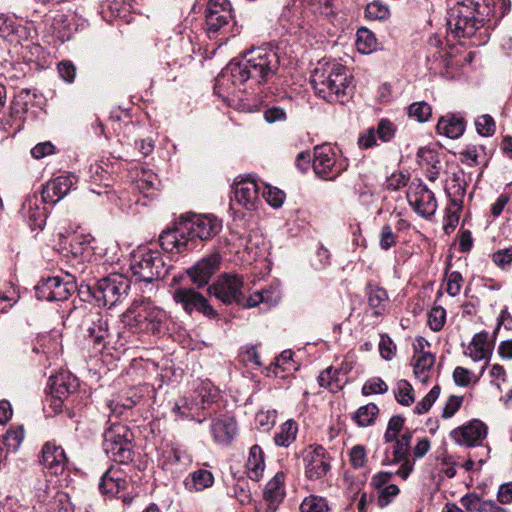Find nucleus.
Returning <instances> with one entry per match:
<instances>
[{"label":"nucleus","instance_id":"nucleus-1","mask_svg":"<svg viewBox=\"0 0 512 512\" xmlns=\"http://www.w3.org/2000/svg\"><path fill=\"white\" fill-rule=\"evenodd\" d=\"M279 56L270 45L252 48L244 53L240 62H230L216 77L214 92L226 99L230 92V83L233 86L242 85L247 80H254L257 84L270 81L279 69Z\"/></svg>","mask_w":512,"mask_h":512},{"label":"nucleus","instance_id":"nucleus-2","mask_svg":"<svg viewBox=\"0 0 512 512\" xmlns=\"http://www.w3.org/2000/svg\"><path fill=\"white\" fill-rule=\"evenodd\" d=\"M510 0H463L447 13L448 31L454 37H471L488 25L495 27L510 11Z\"/></svg>","mask_w":512,"mask_h":512},{"label":"nucleus","instance_id":"nucleus-3","mask_svg":"<svg viewBox=\"0 0 512 512\" xmlns=\"http://www.w3.org/2000/svg\"><path fill=\"white\" fill-rule=\"evenodd\" d=\"M222 222L212 214H185L174 227L163 231L159 242L169 253H188L199 247L200 242L216 236Z\"/></svg>","mask_w":512,"mask_h":512},{"label":"nucleus","instance_id":"nucleus-4","mask_svg":"<svg viewBox=\"0 0 512 512\" xmlns=\"http://www.w3.org/2000/svg\"><path fill=\"white\" fill-rule=\"evenodd\" d=\"M131 276L113 272L97 282V288H130L131 285L151 284L166 274L164 262L159 251L140 249L133 254L130 264Z\"/></svg>","mask_w":512,"mask_h":512},{"label":"nucleus","instance_id":"nucleus-5","mask_svg":"<svg viewBox=\"0 0 512 512\" xmlns=\"http://www.w3.org/2000/svg\"><path fill=\"white\" fill-rule=\"evenodd\" d=\"M318 97L329 103H344L353 93V78L348 69L335 60H321L311 75Z\"/></svg>","mask_w":512,"mask_h":512},{"label":"nucleus","instance_id":"nucleus-6","mask_svg":"<svg viewBox=\"0 0 512 512\" xmlns=\"http://www.w3.org/2000/svg\"><path fill=\"white\" fill-rule=\"evenodd\" d=\"M103 437L104 452L113 461L127 464L133 460V433L128 426L119 422L112 423L105 430Z\"/></svg>","mask_w":512,"mask_h":512},{"label":"nucleus","instance_id":"nucleus-7","mask_svg":"<svg viewBox=\"0 0 512 512\" xmlns=\"http://www.w3.org/2000/svg\"><path fill=\"white\" fill-rule=\"evenodd\" d=\"M126 314L134 322L129 325L137 327L139 331L151 334L160 332L164 313L152 307L149 302L134 300Z\"/></svg>","mask_w":512,"mask_h":512},{"label":"nucleus","instance_id":"nucleus-8","mask_svg":"<svg viewBox=\"0 0 512 512\" xmlns=\"http://www.w3.org/2000/svg\"><path fill=\"white\" fill-rule=\"evenodd\" d=\"M221 262L222 256L219 252L206 255L188 268L185 274L174 276L173 284H179L188 278L197 288H204L209 285L211 278L219 270Z\"/></svg>","mask_w":512,"mask_h":512},{"label":"nucleus","instance_id":"nucleus-9","mask_svg":"<svg viewBox=\"0 0 512 512\" xmlns=\"http://www.w3.org/2000/svg\"><path fill=\"white\" fill-rule=\"evenodd\" d=\"M407 199L415 213L423 218L433 216L438 207L434 193L420 179H414L410 183Z\"/></svg>","mask_w":512,"mask_h":512},{"label":"nucleus","instance_id":"nucleus-10","mask_svg":"<svg viewBox=\"0 0 512 512\" xmlns=\"http://www.w3.org/2000/svg\"><path fill=\"white\" fill-rule=\"evenodd\" d=\"M197 5L205 6V27L208 33H217L232 19V6L229 0H197Z\"/></svg>","mask_w":512,"mask_h":512},{"label":"nucleus","instance_id":"nucleus-11","mask_svg":"<svg viewBox=\"0 0 512 512\" xmlns=\"http://www.w3.org/2000/svg\"><path fill=\"white\" fill-rule=\"evenodd\" d=\"M313 170L318 177L333 180L343 168L337 163L333 149L329 145H321L314 149Z\"/></svg>","mask_w":512,"mask_h":512},{"label":"nucleus","instance_id":"nucleus-12","mask_svg":"<svg viewBox=\"0 0 512 512\" xmlns=\"http://www.w3.org/2000/svg\"><path fill=\"white\" fill-rule=\"evenodd\" d=\"M251 290H213V295L224 303L236 302L245 308H251L260 303L267 302L269 294L275 290H256L253 294L246 295Z\"/></svg>","mask_w":512,"mask_h":512},{"label":"nucleus","instance_id":"nucleus-13","mask_svg":"<svg viewBox=\"0 0 512 512\" xmlns=\"http://www.w3.org/2000/svg\"><path fill=\"white\" fill-rule=\"evenodd\" d=\"M305 475L310 480H318L326 476L329 472L330 457L326 453V450L318 445L314 448L310 447L305 457Z\"/></svg>","mask_w":512,"mask_h":512},{"label":"nucleus","instance_id":"nucleus-14","mask_svg":"<svg viewBox=\"0 0 512 512\" xmlns=\"http://www.w3.org/2000/svg\"><path fill=\"white\" fill-rule=\"evenodd\" d=\"M75 183L76 177L72 174H62L51 179L42 188V202L56 204L68 194Z\"/></svg>","mask_w":512,"mask_h":512},{"label":"nucleus","instance_id":"nucleus-15","mask_svg":"<svg viewBox=\"0 0 512 512\" xmlns=\"http://www.w3.org/2000/svg\"><path fill=\"white\" fill-rule=\"evenodd\" d=\"M450 435L460 445L475 446L487 436V426L480 420H473L452 430Z\"/></svg>","mask_w":512,"mask_h":512},{"label":"nucleus","instance_id":"nucleus-16","mask_svg":"<svg viewBox=\"0 0 512 512\" xmlns=\"http://www.w3.org/2000/svg\"><path fill=\"white\" fill-rule=\"evenodd\" d=\"M173 299L176 303L181 304L188 314L193 311H199L207 316L214 314L207 299L195 290H174Z\"/></svg>","mask_w":512,"mask_h":512},{"label":"nucleus","instance_id":"nucleus-17","mask_svg":"<svg viewBox=\"0 0 512 512\" xmlns=\"http://www.w3.org/2000/svg\"><path fill=\"white\" fill-rule=\"evenodd\" d=\"M40 462L51 474L58 475L64 471L67 457L62 446L46 442L41 450Z\"/></svg>","mask_w":512,"mask_h":512},{"label":"nucleus","instance_id":"nucleus-18","mask_svg":"<svg viewBox=\"0 0 512 512\" xmlns=\"http://www.w3.org/2000/svg\"><path fill=\"white\" fill-rule=\"evenodd\" d=\"M210 430L214 441L219 445H229L237 433V423L232 417L212 421Z\"/></svg>","mask_w":512,"mask_h":512},{"label":"nucleus","instance_id":"nucleus-19","mask_svg":"<svg viewBox=\"0 0 512 512\" xmlns=\"http://www.w3.org/2000/svg\"><path fill=\"white\" fill-rule=\"evenodd\" d=\"M259 187L253 180H241L234 185V200L247 210H252L258 201Z\"/></svg>","mask_w":512,"mask_h":512},{"label":"nucleus","instance_id":"nucleus-20","mask_svg":"<svg viewBox=\"0 0 512 512\" xmlns=\"http://www.w3.org/2000/svg\"><path fill=\"white\" fill-rule=\"evenodd\" d=\"M126 485L127 481L124 478L123 473L120 470L111 467L101 477L99 490L103 495L114 497L117 496L120 491L124 490Z\"/></svg>","mask_w":512,"mask_h":512},{"label":"nucleus","instance_id":"nucleus-21","mask_svg":"<svg viewBox=\"0 0 512 512\" xmlns=\"http://www.w3.org/2000/svg\"><path fill=\"white\" fill-rule=\"evenodd\" d=\"M22 213L32 230L42 229L46 223L47 210L41 206L37 196L28 198L23 206Z\"/></svg>","mask_w":512,"mask_h":512},{"label":"nucleus","instance_id":"nucleus-22","mask_svg":"<svg viewBox=\"0 0 512 512\" xmlns=\"http://www.w3.org/2000/svg\"><path fill=\"white\" fill-rule=\"evenodd\" d=\"M34 493L37 502L40 504L49 505L50 509H53V505L51 503V494L54 493V503H59L61 505L59 512H68L69 501L68 495L66 493L55 491V489L50 488L46 482H38L37 486L34 488Z\"/></svg>","mask_w":512,"mask_h":512},{"label":"nucleus","instance_id":"nucleus-23","mask_svg":"<svg viewBox=\"0 0 512 512\" xmlns=\"http://www.w3.org/2000/svg\"><path fill=\"white\" fill-rule=\"evenodd\" d=\"M191 462L190 455L181 448L171 447L163 451L161 464L163 469L181 472Z\"/></svg>","mask_w":512,"mask_h":512},{"label":"nucleus","instance_id":"nucleus-24","mask_svg":"<svg viewBox=\"0 0 512 512\" xmlns=\"http://www.w3.org/2000/svg\"><path fill=\"white\" fill-rule=\"evenodd\" d=\"M466 121L459 114H447L442 116L437 123V131L451 139H457L463 135Z\"/></svg>","mask_w":512,"mask_h":512},{"label":"nucleus","instance_id":"nucleus-25","mask_svg":"<svg viewBox=\"0 0 512 512\" xmlns=\"http://www.w3.org/2000/svg\"><path fill=\"white\" fill-rule=\"evenodd\" d=\"M50 392L57 398H68L78 388L77 379L68 374H60L50 377Z\"/></svg>","mask_w":512,"mask_h":512},{"label":"nucleus","instance_id":"nucleus-26","mask_svg":"<svg viewBox=\"0 0 512 512\" xmlns=\"http://www.w3.org/2000/svg\"><path fill=\"white\" fill-rule=\"evenodd\" d=\"M214 483L213 474L206 469H198L184 479L185 489L190 492H199L211 487Z\"/></svg>","mask_w":512,"mask_h":512},{"label":"nucleus","instance_id":"nucleus-27","mask_svg":"<svg viewBox=\"0 0 512 512\" xmlns=\"http://www.w3.org/2000/svg\"><path fill=\"white\" fill-rule=\"evenodd\" d=\"M248 476L251 480L258 481L264 472V453L260 446L253 445L250 448L246 464Z\"/></svg>","mask_w":512,"mask_h":512},{"label":"nucleus","instance_id":"nucleus-28","mask_svg":"<svg viewBox=\"0 0 512 512\" xmlns=\"http://www.w3.org/2000/svg\"><path fill=\"white\" fill-rule=\"evenodd\" d=\"M285 475L283 472H277L274 477L266 484L263 496L265 501L280 503L285 495L284 490Z\"/></svg>","mask_w":512,"mask_h":512},{"label":"nucleus","instance_id":"nucleus-29","mask_svg":"<svg viewBox=\"0 0 512 512\" xmlns=\"http://www.w3.org/2000/svg\"><path fill=\"white\" fill-rule=\"evenodd\" d=\"M35 93L29 89H22L14 97L11 103V116L21 120L23 115L28 111L29 104L34 101Z\"/></svg>","mask_w":512,"mask_h":512},{"label":"nucleus","instance_id":"nucleus-30","mask_svg":"<svg viewBox=\"0 0 512 512\" xmlns=\"http://www.w3.org/2000/svg\"><path fill=\"white\" fill-rule=\"evenodd\" d=\"M445 192L449 198V204L454 206L463 207V201L466 194L465 184L461 181L459 176L453 175L447 182Z\"/></svg>","mask_w":512,"mask_h":512},{"label":"nucleus","instance_id":"nucleus-31","mask_svg":"<svg viewBox=\"0 0 512 512\" xmlns=\"http://www.w3.org/2000/svg\"><path fill=\"white\" fill-rule=\"evenodd\" d=\"M26 34L25 27L10 18H0V36L11 42H19Z\"/></svg>","mask_w":512,"mask_h":512},{"label":"nucleus","instance_id":"nucleus-32","mask_svg":"<svg viewBox=\"0 0 512 512\" xmlns=\"http://www.w3.org/2000/svg\"><path fill=\"white\" fill-rule=\"evenodd\" d=\"M414 364V375L421 382L428 380V374L435 363V355L430 352H423L416 355Z\"/></svg>","mask_w":512,"mask_h":512},{"label":"nucleus","instance_id":"nucleus-33","mask_svg":"<svg viewBox=\"0 0 512 512\" xmlns=\"http://www.w3.org/2000/svg\"><path fill=\"white\" fill-rule=\"evenodd\" d=\"M379 413V408L375 403H369L357 409L353 416V420L360 427L373 425Z\"/></svg>","mask_w":512,"mask_h":512},{"label":"nucleus","instance_id":"nucleus-34","mask_svg":"<svg viewBox=\"0 0 512 512\" xmlns=\"http://www.w3.org/2000/svg\"><path fill=\"white\" fill-rule=\"evenodd\" d=\"M298 428L293 420H288L280 427V431L275 434L274 441L277 446L288 447L296 439Z\"/></svg>","mask_w":512,"mask_h":512},{"label":"nucleus","instance_id":"nucleus-35","mask_svg":"<svg viewBox=\"0 0 512 512\" xmlns=\"http://www.w3.org/2000/svg\"><path fill=\"white\" fill-rule=\"evenodd\" d=\"M317 380L321 387L327 388L334 393L343 388V383L339 378V371L333 367L323 370Z\"/></svg>","mask_w":512,"mask_h":512},{"label":"nucleus","instance_id":"nucleus-36","mask_svg":"<svg viewBox=\"0 0 512 512\" xmlns=\"http://www.w3.org/2000/svg\"><path fill=\"white\" fill-rule=\"evenodd\" d=\"M245 285L242 275L234 271L219 274L208 288H243Z\"/></svg>","mask_w":512,"mask_h":512},{"label":"nucleus","instance_id":"nucleus-37","mask_svg":"<svg viewBox=\"0 0 512 512\" xmlns=\"http://www.w3.org/2000/svg\"><path fill=\"white\" fill-rule=\"evenodd\" d=\"M141 396L133 394L120 400L113 399L108 402V407L111 414L115 417H120L126 410L132 409L139 401Z\"/></svg>","mask_w":512,"mask_h":512},{"label":"nucleus","instance_id":"nucleus-38","mask_svg":"<svg viewBox=\"0 0 512 512\" xmlns=\"http://www.w3.org/2000/svg\"><path fill=\"white\" fill-rule=\"evenodd\" d=\"M307 7L314 13L325 18L334 17L337 7L333 0H306Z\"/></svg>","mask_w":512,"mask_h":512},{"label":"nucleus","instance_id":"nucleus-39","mask_svg":"<svg viewBox=\"0 0 512 512\" xmlns=\"http://www.w3.org/2000/svg\"><path fill=\"white\" fill-rule=\"evenodd\" d=\"M356 35V45L359 52L368 54L376 48L377 40L374 34L367 28H360Z\"/></svg>","mask_w":512,"mask_h":512},{"label":"nucleus","instance_id":"nucleus-40","mask_svg":"<svg viewBox=\"0 0 512 512\" xmlns=\"http://www.w3.org/2000/svg\"><path fill=\"white\" fill-rule=\"evenodd\" d=\"M245 250L249 256V260H257L262 257L265 251V243L257 233L250 234L246 239Z\"/></svg>","mask_w":512,"mask_h":512},{"label":"nucleus","instance_id":"nucleus-41","mask_svg":"<svg viewBox=\"0 0 512 512\" xmlns=\"http://www.w3.org/2000/svg\"><path fill=\"white\" fill-rule=\"evenodd\" d=\"M413 387L407 380H399L394 390L397 402L403 406H410L414 401Z\"/></svg>","mask_w":512,"mask_h":512},{"label":"nucleus","instance_id":"nucleus-42","mask_svg":"<svg viewBox=\"0 0 512 512\" xmlns=\"http://www.w3.org/2000/svg\"><path fill=\"white\" fill-rule=\"evenodd\" d=\"M365 16L371 20H385L390 16V9L381 0H374L366 6Z\"/></svg>","mask_w":512,"mask_h":512},{"label":"nucleus","instance_id":"nucleus-43","mask_svg":"<svg viewBox=\"0 0 512 512\" xmlns=\"http://www.w3.org/2000/svg\"><path fill=\"white\" fill-rule=\"evenodd\" d=\"M408 115L419 123H424L431 117L432 108L425 101L414 102L408 108Z\"/></svg>","mask_w":512,"mask_h":512},{"label":"nucleus","instance_id":"nucleus-44","mask_svg":"<svg viewBox=\"0 0 512 512\" xmlns=\"http://www.w3.org/2000/svg\"><path fill=\"white\" fill-rule=\"evenodd\" d=\"M388 301L387 290H370L368 295L369 306L373 309V314L379 316L385 309Z\"/></svg>","mask_w":512,"mask_h":512},{"label":"nucleus","instance_id":"nucleus-45","mask_svg":"<svg viewBox=\"0 0 512 512\" xmlns=\"http://www.w3.org/2000/svg\"><path fill=\"white\" fill-rule=\"evenodd\" d=\"M463 207L448 204L445 208V216L443 219V229L446 234H450L455 230L460 219V212Z\"/></svg>","mask_w":512,"mask_h":512},{"label":"nucleus","instance_id":"nucleus-46","mask_svg":"<svg viewBox=\"0 0 512 512\" xmlns=\"http://www.w3.org/2000/svg\"><path fill=\"white\" fill-rule=\"evenodd\" d=\"M388 391V385L380 377H371L363 384L361 393L364 396L372 394H385Z\"/></svg>","mask_w":512,"mask_h":512},{"label":"nucleus","instance_id":"nucleus-47","mask_svg":"<svg viewBox=\"0 0 512 512\" xmlns=\"http://www.w3.org/2000/svg\"><path fill=\"white\" fill-rule=\"evenodd\" d=\"M301 512H327L328 504L326 499L311 495L305 498L300 506Z\"/></svg>","mask_w":512,"mask_h":512},{"label":"nucleus","instance_id":"nucleus-48","mask_svg":"<svg viewBox=\"0 0 512 512\" xmlns=\"http://www.w3.org/2000/svg\"><path fill=\"white\" fill-rule=\"evenodd\" d=\"M25 433L22 427L8 430L3 438V445L8 451H16L24 439Z\"/></svg>","mask_w":512,"mask_h":512},{"label":"nucleus","instance_id":"nucleus-49","mask_svg":"<svg viewBox=\"0 0 512 512\" xmlns=\"http://www.w3.org/2000/svg\"><path fill=\"white\" fill-rule=\"evenodd\" d=\"M476 131L481 136H492L496 131V124L492 116L481 115L475 120Z\"/></svg>","mask_w":512,"mask_h":512},{"label":"nucleus","instance_id":"nucleus-50","mask_svg":"<svg viewBox=\"0 0 512 512\" xmlns=\"http://www.w3.org/2000/svg\"><path fill=\"white\" fill-rule=\"evenodd\" d=\"M440 386L435 385L429 393L420 401L417 403V405L414 408V412L416 414H425L429 411V409L432 407L434 402L438 399L440 395Z\"/></svg>","mask_w":512,"mask_h":512},{"label":"nucleus","instance_id":"nucleus-51","mask_svg":"<svg viewBox=\"0 0 512 512\" xmlns=\"http://www.w3.org/2000/svg\"><path fill=\"white\" fill-rule=\"evenodd\" d=\"M446 320V311L442 307H433L428 313V325L435 331H440Z\"/></svg>","mask_w":512,"mask_h":512},{"label":"nucleus","instance_id":"nucleus-52","mask_svg":"<svg viewBox=\"0 0 512 512\" xmlns=\"http://www.w3.org/2000/svg\"><path fill=\"white\" fill-rule=\"evenodd\" d=\"M349 462L354 469L365 467L367 463L366 448L363 445H355L349 451Z\"/></svg>","mask_w":512,"mask_h":512},{"label":"nucleus","instance_id":"nucleus-53","mask_svg":"<svg viewBox=\"0 0 512 512\" xmlns=\"http://www.w3.org/2000/svg\"><path fill=\"white\" fill-rule=\"evenodd\" d=\"M239 357L246 365L252 364L255 367H260L262 365L257 348L254 345H245L241 347Z\"/></svg>","mask_w":512,"mask_h":512},{"label":"nucleus","instance_id":"nucleus-54","mask_svg":"<svg viewBox=\"0 0 512 512\" xmlns=\"http://www.w3.org/2000/svg\"><path fill=\"white\" fill-rule=\"evenodd\" d=\"M262 195L267 203L274 208L281 207L285 199V193L283 191L271 186H266L262 191Z\"/></svg>","mask_w":512,"mask_h":512},{"label":"nucleus","instance_id":"nucleus-55","mask_svg":"<svg viewBox=\"0 0 512 512\" xmlns=\"http://www.w3.org/2000/svg\"><path fill=\"white\" fill-rule=\"evenodd\" d=\"M487 500L480 498L476 494L465 495L461 499V504L466 512H484V506Z\"/></svg>","mask_w":512,"mask_h":512},{"label":"nucleus","instance_id":"nucleus-56","mask_svg":"<svg viewBox=\"0 0 512 512\" xmlns=\"http://www.w3.org/2000/svg\"><path fill=\"white\" fill-rule=\"evenodd\" d=\"M400 490L397 485L389 484L379 490L377 503L381 508L388 506L393 502L394 498L399 494Z\"/></svg>","mask_w":512,"mask_h":512},{"label":"nucleus","instance_id":"nucleus-57","mask_svg":"<svg viewBox=\"0 0 512 512\" xmlns=\"http://www.w3.org/2000/svg\"><path fill=\"white\" fill-rule=\"evenodd\" d=\"M38 300L63 301L71 296V290H35Z\"/></svg>","mask_w":512,"mask_h":512},{"label":"nucleus","instance_id":"nucleus-58","mask_svg":"<svg viewBox=\"0 0 512 512\" xmlns=\"http://www.w3.org/2000/svg\"><path fill=\"white\" fill-rule=\"evenodd\" d=\"M76 284V278L74 275L66 273L64 276H53L42 279V286L47 288H58L61 285L70 286Z\"/></svg>","mask_w":512,"mask_h":512},{"label":"nucleus","instance_id":"nucleus-59","mask_svg":"<svg viewBox=\"0 0 512 512\" xmlns=\"http://www.w3.org/2000/svg\"><path fill=\"white\" fill-rule=\"evenodd\" d=\"M397 243V236L394 234L392 227L389 224L382 226L379 235V245L382 250H389Z\"/></svg>","mask_w":512,"mask_h":512},{"label":"nucleus","instance_id":"nucleus-60","mask_svg":"<svg viewBox=\"0 0 512 512\" xmlns=\"http://www.w3.org/2000/svg\"><path fill=\"white\" fill-rule=\"evenodd\" d=\"M232 495L242 504L246 505L251 502V492L248 484L244 481H238L231 487Z\"/></svg>","mask_w":512,"mask_h":512},{"label":"nucleus","instance_id":"nucleus-61","mask_svg":"<svg viewBox=\"0 0 512 512\" xmlns=\"http://www.w3.org/2000/svg\"><path fill=\"white\" fill-rule=\"evenodd\" d=\"M375 130L378 139L382 142H389L395 135L394 125L387 119L380 120Z\"/></svg>","mask_w":512,"mask_h":512},{"label":"nucleus","instance_id":"nucleus-62","mask_svg":"<svg viewBox=\"0 0 512 512\" xmlns=\"http://www.w3.org/2000/svg\"><path fill=\"white\" fill-rule=\"evenodd\" d=\"M379 351L381 357L385 360H391L395 356L396 345L387 334H382L380 337Z\"/></svg>","mask_w":512,"mask_h":512},{"label":"nucleus","instance_id":"nucleus-63","mask_svg":"<svg viewBox=\"0 0 512 512\" xmlns=\"http://www.w3.org/2000/svg\"><path fill=\"white\" fill-rule=\"evenodd\" d=\"M58 74L61 79L67 83H73L76 78V67L69 60H63L58 63Z\"/></svg>","mask_w":512,"mask_h":512},{"label":"nucleus","instance_id":"nucleus-64","mask_svg":"<svg viewBox=\"0 0 512 512\" xmlns=\"http://www.w3.org/2000/svg\"><path fill=\"white\" fill-rule=\"evenodd\" d=\"M492 260L498 267L505 268L512 262V247L496 251L492 255Z\"/></svg>","mask_w":512,"mask_h":512}]
</instances>
